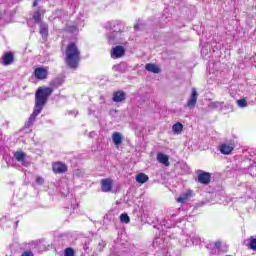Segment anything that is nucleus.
<instances>
[{
  "instance_id": "obj_21",
  "label": "nucleus",
  "mask_w": 256,
  "mask_h": 256,
  "mask_svg": "<svg viewBox=\"0 0 256 256\" xmlns=\"http://www.w3.org/2000/svg\"><path fill=\"white\" fill-rule=\"evenodd\" d=\"M223 105H225V102L215 101L209 103V107L212 109H219V111H223Z\"/></svg>"
},
{
  "instance_id": "obj_31",
  "label": "nucleus",
  "mask_w": 256,
  "mask_h": 256,
  "mask_svg": "<svg viewBox=\"0 0 256 256\" xmlns=\"http://www.w3.org/2000/svg\"><path fill=\"white\" fill-rule=\"evenodd\" d=\"M199 241H200L199 236L192 237V243H195L197 245Z\"/></svg>"
},
{
  "instance_id": "obj_3",
  "label": "nucleus",
  "mask_w": 256,
  "mask_h": 256,
  "mask_svg": "<svg viewBox=\"0 0 256 256\" xmlns=\"http://www.w3.org/2000/svg\"><path fill=\"white\" fill-rule=\"evenodd\" d=\"M121 27H122L121 22L117 20L108 22L106 24V29H109V31H112L111 35L108 36V43L110 45H117V43H119V41H117V37L121 33Z\"/></svg>"
},
{
  "instance_id": "obj_5",
  "label": "nucleus",
  "mask_w": 256,
  "mask_h": 256,
  "mask_svg": "<svg viewBox=\"0 0 256 256\" xmlns=\"http://www.w3.org/2000/svg\"><path fill=\"white\" fill-rule=\"evenodd\" d=\"M14 158L18 163H21L24 167H27L29 165V162L26 161L27 159V154L23 151H16L14 153Z\"/></svg>"
},
{
  "instance_id": "obj_40",
  "label": "nucleus",
  "mask_w": 256,
  "mask_h": 256,
  "mask_svg": "<svg viewBox=\"0 0 256 256\" xmlns=\"http://www.w3.org/2000/svg\"><path fill=\"white\" fill-rule=\"evenodd\" d=\"M16 225H19V221L16 222Z\"/></svg>"
},
{
  "instance_id": "obj_18",
  "label": "nucleus",
  "mask_w": 256,
  "mask_h": 256,
  "mask_svg": "<svg viewBox=\"0 0 256 256\" xmlns=\"http://www.w3.org/2000/svg\"><path fill=\"white\" fill-rule=\"evenodd\" d=\"M113 71H116L118 73H126L127 71V64L125 62H121L119 64H116L112 67Z\"/></svg>"
},
{
  "instance_id": "obj_33",
  "label": "nucleus",
  "mask_w": 256,
  "mask_h": 256,
  "mask_svg": "<svg viewBox=\"0 0 256 256\" xmlns=\"http://www.w3.org/2000/svg\"><path fill=\"white\" fill-rule=\"evenodd\" d=\"M134 29H135L136 31H140L141 29H143V27L141 26V24H136V25L134 26Z\"/></svg>"
},
{
  "instance_id": "obj_28",
  "label": "nucleus",
  "mask_w": 256,
  "mask_h": 256,
  "mask_svg": "<svg viewBox=\"0 0 256 256\" xmlns=\"http://www.w3.org/2000/svg\"><path fill=\"white\" fill-rule=\"evenodd\" d=\"M64 256H75V250L71 247L66 248L64 250Z\"/></svg>"
},
{
  "instance_id": "obj_25",
  "label": "nucleus",
  "mask_w": 256,
  "mask_h": 256,
  "mask_svg": "<svg viewBox=\"0 0 256 256\" xmlns=\"http://www.w3.org/2000/svg\"><path fill=\"white\" fill-rule=\"evenodd\" d=\"M120 221L121 223H130L131 222V218H129V215L127 213L121 214L120 215Z\"/></svg>"
},
{
  "instance_id": "obj_36",
  "label": "nucleus",
  "mask_w": 256,
  "mask_h": 256,
  "mask_svg": "<svg viewBox=\"0 0 256 256\" xmlns=\"http://www.w3.org/2000/svg\"><path fill=\"white\" fill-rule=\"evenodd\" d=\"M75 175H76V177H81V171L76 170V171H75Z\"/></svg>"
},
{
  "instance_id": "obj_22",
  "label": "nucleus",
  "mask_w": 256,
  "mask_h": 256,
  "mask_svg": "<svg viewBox=\"0 0 256 256\" xmlns=\"http://www.w3.org/2000/svg\"><path fill=\"white\" fill-rule=\"evenodd\" d=\"M51 87H54V89H57V87H61L63 85V78H55L50 83Z\"/></svg>"
},
{
  "instance_id": "obj_30",
  "label": "nucleus",
  "mask_w": 256,
  "mask_h": 256,
  "mask_svg": "<svg viewBox=\"0 0 256 256\" xmlns=\"http://www.w3.org/2000/svg\"><path fill=\"white\" fill-rule=\"evenodd\" d=\"M36 183H38V185H43V183H45V180L42 177H37Z\"/></svg>"
},
{
  "instance_id": "obj_1",
  "label": "nucleus",
  "mask_w": 256,
  "mask_h": 256,
  "mask_svg": "<svg viewBox=\"0 0 256 256\" xmlns=\"http://www.w3.org/2000/svg\"><path fill=\"white\" fill-rule=\"evenodd\" d=\"M53 94V89L49 87H39L35 93V106L34 111L30 115L28 120V126L33 125L35 123V119H37V115L43 111V107L47 104V101L50 95Z\"/></svg>"
},
{
  "instance_id": "obj_29",
  "label": "nucleus",
  "mask_w": 256,
  "mask_h": 256,
  "mask_svg": "<svg viewBox=\"0 0 256 256\" xmlns=\"http://www.w3.org/2000/svg\"><path fill=\"white\" fill-rule=\"evenodd\" d=\"M67 31L70 33H75V31H77V26H68Z\"/></svg>"
},
{
  "instance_id": "obj_32",
  "label": "nucleus",
  "mask_w": 256,
  "mask_h": 256,
  "mask_svg": "<svg viewBox=\"0 0 256 256\" xmlns=\"http://www.w3.org/2000/svg\"><path fill=\"white\" fill-rule=\"evenodd\" d=\"M22 256H33V252L25 251V252L22 253Z\"/></svg>"
},
{
  "instance_id": "obj_16",
  "label": "nucleus",
  "mask_w": 256,
  "mask_h": 256,
  "mask_svg": "<svg viewBox=\"0 0 256 256\" xmlns=\"http://www.w3.org/2000/svg\"><path fill=\"white\" fill-rule=\"evenodd\" d=\"M145 69L146 71H149V73H155V74L161 73V68H159L157 65L153 63L146 64Z\"/></svg>"
},
{
  "instance_id": "obj_15",
  "label": "nucleus",
  "mask_w": 256,
  "mask_h": 256,
  "mask_svg": "<svg viewBox=\"0 0 256 256\" xmlns=\"http://www.w3.org/2000/svg\"><path fill=\"white\" fill-rule=\"evenodd\" d=\"M40 35L42 39H47L49 37V25L45 22H40Z\"/></svg>"
},
{
  "instance_id": "obj_12",
  "label": "nucleus",
  "mask_w": 256,
  "mask_h": 256,
  "mask_svg": "<svg viewBox=\"0 0 256 256\" xmlns=\"http://www.w3.org/2000/svg\"><path fill=\"white\" fill-rule=\"evenodd\" d=\"M47 69L43 68V67H39V68H36L35 71H34V75L36 77V79H47Z\"/></svg>"
},
{
  "instance_id": "obj_8",
  "label": "nucleus",
  "mask_w": 256,
  "mask_h": 256,
  "mask_svg": "<svg viewBox=\"0 0 256 256\" xmlns=\"http://www.w3.org/2000/svg\"><path fill=\"white\" fill-rule=\"evenodd\" d=\"M198 183L209 185L211 183V174L209 172H200L198 174Z\"/></svg>"
},
{
  "instance_id": "obj_13",
  "label": "nucleus",
  "mask_w": 256,
  "mask_h": 256,
  "mask_svg": "<svg viewBox=\"0 0 256 256\" xmlns=\"http://www.w3.org/2000/svg\"><path fill=\"white\" fill-rule=\"evenodd\" d=\"M234 149L235 147L229 144H222L219 147V151L220 153H222V155H230V153H232Z\"/></svg>"
},
{
  "instance_id": "obj_39",
  "label": "nucleus",
  "mask_w": 256,
  "mask_h": 256,
  "mask_svg": "<svg viewBox=\"0 0 256 256\" xmlns=\"http://www.w3.org/2000/svg\"><path fill=\"white\" fill-rule=\"evenodd\" d=\"M88 111H89V115H91V109H88Z\"/></svg>"
},
{
  "instance_id": "obj_26",
  "label": "nucleus",
  "mask_w": 256,
  "mask_h": 256,
  "mask_svg": "<svg viewBox=\"0 0 256 256\" xmlns=\"http://www.w3.org/2000/svg\"><path fill=\"white\" fill-rule=\"evenodd\" d=\"M249 247H250V249H252V251H256V238L255 237H250Z\"/></svg>"
},
{
  "instance_id": "obj_27",
  "label": "nucleus",
  "mask_w": 256,
  "mask_h": 256,
  "mask_svg": "<svg viewBox=\"0 0 256 256\" xmlns=\"http://www.w3.org/2000/svg\"><path fill=\"white\" fill-rule=\"evenodd\" d=\"M34 23H41V12L36 11L33 15Z\"/></svg>"
},
{
  "instance_id": "obj_2",
  "label": "nucleus",
  "mask_w": 256,
  "mask_h": 256,
  "mask_svg": "<svg viewBox=\"0 0 256 256\" xmlns=\"http://www.w3.org/2000/svg\"><path fill=\"white\" fill-rule=\"evenodd\" d=\"M66 65L70 69H77L79 66V61H81V50L77 47L75 42L68 44L66 48Z\"/></svg>"
},
{
  "instance_id": "obj_20",
  "label": "nucleus",
  "mask_w": 256,
  "mask_h": 256,
  "mask_svg": "<svg viewBox=\"0 0 256 256\" xmlns=\"http://www.w3.org/2000/svg\"><path fill=\"white\" fill-rule=\"evenodd\" d=\"M172 131L175 135H181V132L183 131V124H181L180 122L175 123L172 126Z\"/></svg>"
},
{
  "instance_id": "obj_38",
  "label": "nucleus",
  "mask_w": 256,
  "mask_h": 256,
  "mask_svg": "<svg viewBox=\"0 0 256 256\" xmlns=\"http://www.w3.org/2000/svg\"><path fill=\"white\" fill-rule=\"evenodd\" d=\"M225 107H230V109H233V106H231V104H227Z\"/></svg>"
},
{
  "instance_id": "obj_11",
  "label": "nucleus",
  "mask_w": 256,
  "mask_h": 256,
  "mask_svg": "<svg viewBox=\"0 0 256 256\" xmlns=\"http://www.w3.org/2000/svg\"><path fill=\"white\" fill-rule=\"evenodd\" d=\"M125 99H127V94L125 92L119 90L113 93L112 101H114V103H123Z\"/></svg>"
},
{
  "instance_id": "obj_23",
  "label": "nucleus",
  "mask_w": 256,
  "mask_h": 256,
  "mask_svg": "<svg viewBox=\"0 0 256 256\" xmlns=\"http://www.w3.org/2000/svg\"><path fill=\"white\" fill-rule=\"evenodd\" d=\"M189 197H191V193L186 192L177 198V203H185L186 201H188Z\"/></svg>"
},
{
  "instance_id": "obj_4",
  "label": "nucleus",
  "mask_w": 256,
  "mask_h": 256,
  "mask_svg": "<svg viewBox=\"0 0 256 256\" xmlns=\"http://www.w3.org/2000/svg\"><path fill=\"white\" fill-rule=\"evenodd\" d=\"M190 99L187 102V107L189 109H195V105H197V97H199V93H197L196 88H192Z\"/></svg>"
},
{
  "instance_id": "obj_10",
  "label": "nucleus",
  "mask_w": 256,
  "mask_h": 256,
  "mask_svg": "<svg viewBox=\"0 0 256 256\" xmlns=\"http://www.w3.org/2000/svg\"><path fill=\"white\" fill-rule=\"evenodd\" d=\"M15 61V56H13V52H6L2 56V65L5 67L11 65Z\"/></svg>"
},
{
  "instance_id": "obj_17",
  "label": "nucleus",
  "mask_w": 256,
  "mask_h": 256,
  "mask_svg": "<svg viewBox=\"0 0 256 256\" xmlns=\"http://www.w3.org/2000/svg\"><path fill=\"white\" fill-rule=\"evenodd\" d=\"M112 141H113L114 145L119 147V145H121V143H123V136L119 132H114L112 134Z\"/></svg>"
},
{
  "instance_id": "obj_35",
  "label": "nucleus",
  "mask_w": 256,
  "mask_h": 256,
  "mask_svg": "<svg viewBox=\"0 0 256 256\" xmlns=\"http://www.w3.org/2000/svg\"><path fill=\"white\" fill-rule=\"evenodd\" d=\"M104 247H105V245L99 243V245H98V250H99V251H103V248H104Z\"/></svg>"
},
{
  "instance_id": "obj_37",
  "label": "nucleus",
  "mask_w": 256,
  "mask_h": 256,
  "mask_svg": "<svg viewBox=\"0 0 256 256\" xmlns=\"http://www.w3.org/2000/svg\"><path fill=\"white\" fill-rule=\"evenodd\" d=\"M37 1H38V0H35V1L33 2V7H37Z\"/></svg>"
},
{
  "instance_id": "obj_24",
  "label": "nucleus",
  "mask_w": 256,
  "mask_h": 256,
  "mask_svg": "<svg viewBox=\"0 0 256 256\" xmlns=\"http://www.w3.org/2000/svg\"><path fill=\"white\" fill-rule=\"evenodd\" d=\"M236 105H238L240 109H245V107L249 106V103H247L246 98H242V99L236 100Z\"/></svg>"
},
{
  "instance_id": "obj_7",
  "label": "nucleus",
  "mask_w": 256,
  "mask_h": 256,
  "mask_svg": "<svg viewBox=\"0 0 256 256\" xmlns=\"http://www.w3.org/2000/svg\"><path fill=\"white\" fill-rule=\"evenodd\" d=\"M101 189L103 193H109L113 189V180L111 178H105L101 180Z\"/></svg>"
},
{
  "instance_id": "obj_6",
  "label": "nucleus",
  "mask_w": 256,
  "mask_h": 256,
  "mask_svg": "<svg viewBox=\"0 0 256 256\" xmlns=\"http://www.w3.org/2000/svg\"><path fill=\"white\" fill-rule=\"evenodd\" d=\"M53 173H58L59 175L67 173V166L63 162H55L52 165Z\"/></svg>"
},
{
  "instance_id": "obj_9",
  "label": "nucleus",
  "mask_w": 256,
  "mask_h": 256,
  "mask_svg": "<svg viewBox=\"0 0 256 256\" xmlns=\"http://www.w3.org/2000/svg\"><path fill=\"white\" fill-rule=\"evenodd\" d=\"M125 55V48L123 46H115L111 51V57L113 59H119Z\"/></svg>"
},
{
  "instance_id": "obj_34",
  "label": "nucleus",
  "mask_w": 256,
  "mask_h": 256,
  "mask_svg": "<svg viewBox=\"0 0 256 256\" xmlns=\"http://www.w3.org/2000/svg\"><path fill=\"white\" fill-rule=\"evenodd\" d=\"M215 247L216 249H219L221 247V242L220 241L215 242Z\"/></svg>"
},
{
  "instance_id": "obj_14",
  "label": "nucleus",
  "mask_w": 256,
  "mask_h": 256,
  "mask_svg": "<svg viewBox=\"0 0 256 256\" xmlns=\"http://www.w3.org/2000/svg\"><path fill=\"white\" fill-rule=\"evenodd\" d=\"M157 161L159 163H162V165H165V167H169V165H171V163L169 162V156L161 152L157 154Z\"/></svg>"
},
{
  "instance_id": "obj_19",
  "label": "nucleus",
  "mask_w": 256,
  "mask_h": 256,
  "mask_svg": "<svg viewBox=\"0 0 256 256\" xmlns=\"http://www.w3.org/2000/svg\"><path fill=\"white\" fill-rule=\"evenodd\" d=\"M136 181L137 183H141L143 185V183H147V181H149V176H147L145 173H139L136 175Z\"/></svg>"
}]
</instances>
